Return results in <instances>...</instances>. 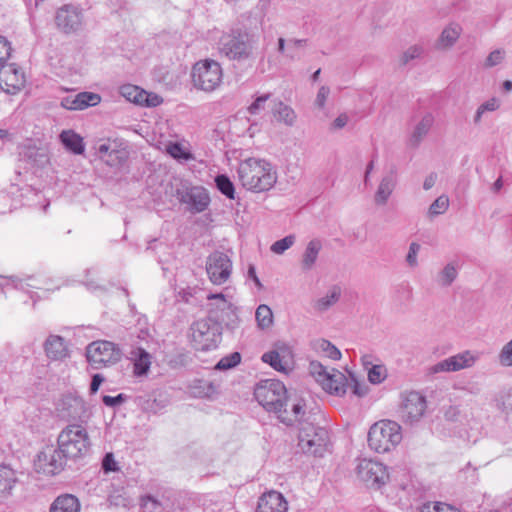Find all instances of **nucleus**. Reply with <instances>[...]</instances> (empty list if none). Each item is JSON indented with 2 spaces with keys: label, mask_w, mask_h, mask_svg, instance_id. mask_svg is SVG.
I'll use <instances>...</instances> for the list:
<instances>
[{
  "label": "nucleus",
  "mask_w": 512,
  "mask_h": 512,
  "mask_svg": "<svg viewBox=\"0 0 512 512\" xmlns=\"http://www.w3.org/2000/svg\"><path fill=\"white\" fill-rule=\"evenodd\" d=\"M191 76L197 89L211 92L221 84L223 72L217 61L205 59L194 64Z\"/></svg>",
  "instance_id": "obj_6"
},
{
  "label": "nucleus",
  "mask_w": 512,
  "mask_h": 512,
  "mask_svg": "<svg viewBox=\"0 0 512 512\" xmlns=\"http://www.w3.org/2000/svg\"><path fill=\"white\" fill-rule=\"evenodd\" d=\"M63 145L74 154H82L84 152V143L82 137L72 130H64L60 134Z\"/></svg>",
  "instance_id": "obj_33"
},
{
  "label": "nucleus",
  "mask_w": 512,
  "mask_h": 512,
  "mask_svg": "<svg viewBox=\"0 0 512 512\" xmlns=\"http://www.w3.org/2000/svg\"><path fill=\"white\" fill-rule=\"evenodd\" d=\"M57 445L68 459H78L90 452L91 440L83 425L69 424L59 433Z\"/></svg>",
  "instance_id": "obj_4"
},
{
  "label": "nucleus",
  "mask_w": 512,
  "mask_h": 512,
  "mask_svg": "<svg viewBox=\"0 0 512 512\" xmlns=\"http://www.w3.org/2000/svg\"><path fill=\"white\" fill-rule=\"evenodd\" d=\"M159 506L160 503L158 502V500L150 495H147L142 498V508L149 510V512H152Z\"/></svg>",
  "instance_id": "obj_62"
},
{
  "label": "nucleus",
  "mask_w": 512,
  "mask_h": 512,
  "mask_svg": "<svg viewBox=\"0 0 512 512\" xmlns=\"http://www.w3.org/2000/svg\"><path fill=\"white\" fill-rule=\"evenodd\" d=\"M206 271L213 284H224L231 275L232 261L226 253L214 251L207 258Z\"/></svg>",
  "instance_id": "obj_13"
},
{
  "label": "nucleus",
  "mask_w": 512,
  "mask_h": 512,
  "mask_svg": "<svg viewBox=\"0 0 512 512\" xmlns=\"http://www.w3.org/2000/svg\"><path fill=\"white\" fill-rule=\"evenodd\" d=\"M12 48L10 43L4 38L0 36V67L2 65H6L5 61L10 57Z\"/></svg>",
  "instance_id": "obj_58"
},
{
  "label": "nucleus",
  "mask_w": 512,
  "mask_h": 512,
  "mask_svg": "<svg viewBox=\"0 0 512 512\" xmlns=\"http://www.w3.org/2000/svg\"><path fill=\"white\" fill-rule=\"evenodd\" d=\"M272 112L278 121L283 122L287 126H293L297 118L293 108L289 105H286L282 101H277L274 103Z\"/></svg>",
  "instance_id": "obj_32"
},
{
  "label": "nucleus",
  "mask_w": 512,
  "mask_h": 512,
  "mask_svg": "<svg viewBox=\"0 0 512 512\" xmlns=\"http://www.w3.org/2000/svg\"><path fill=\"white\" fill-rule=\"evenodd\" d=\"M103 403L108 407H116L125 401L124 394H118L117 396L104 395L102 398Z\"/></svg>",
  "instance_id": "obj_59"
},
{
  "label": "nucleus",
  "mask_w": 512,
  "mask_h": 512,
  "mask_svg": "<svg viewBox=\"0 0 512 512\" xmlns=\"http://www.w3.org/2000/svg\"><path fill=\"white\" fill-rule=\"evenodd\" d=\"M208 300L211 301L209 303L208 317L212 318L213 313L217 315L228 313L235 319V306L222 293L210 294Z\"/></svg>",
  "instance_id": "obj_26"
},
{
  "label": "nucleus",
  "mask_w": 512,
  "mask_h": 512,
  "mask_svg": "<svg viewBox=\"0 0 512 512\" xmlns=\"http://www.w3.org/2000/svg\"><path fill=\"white\" fill-rule=\"evenodd\" d=\"M475 362V357L470 351H465L444 360L439 361L429 368L431 374L442 372H455L464 368L471 367Z\"/></svg>",
  "instance_id": "obj_21"
},
{
  "label": "nucleus",
  "mask_w": 512,
  "mask_h": 512,
  "mask_svg": "<svg viewBox=\"0 0 512 512\" xmlns=\"http://www.w3.org/2000/svg\"><path fill=\"white\" fill-rule=\"evenodd\" d=\"M499 362L503 366H512V339L500 351Z\"/></svg>",
  "instance_id": "obj_55"
},
{
  "label": "nucleus",
  "mask_w": 512,
  "mask_h": 512,
  "mask_svg": "<svg viewBox=\"0 0 512 512\" xmlns=\"http://www.w3.org/2000/svg\"><path fill=\"white\" fill-rule=\"evenodd\" d=\"M254 396L263 408L276 413L288 426L300 422L305 414L302 400L288 395L285 385L277 379L261 380L254 389Z\"/></svg>",
  "instance_id": "obj_1"
},
{
  "label": "nucleus",
  "mask_w": 512,
  "mask_h": 512,
  "mask_svg": "<svg viewBox=\"0 0 512 512\" xmlns=\"http://www.w3.org/2000/svg\"><path fill=\"white\" fill-rule=\"evenodd\" d=\"M17 481L16 472L11 467L0 464V498L9 497Z\"/></svg>",
  "instance_id": "obj_27"
},
{
  "label": "nucleus",
  "mask_w": 512,
  "mask_h": 512,
  "mask_svg": "<svg viewBox=\"0 0 512 512\" xmlns=\"http://www.w3.org/2000/svg\"><path fill=\"white\" fill-rule=\"evenodd\" d=\"M80 503L72 494L58 496L50 507V512H79Z\"/></svg>",
  "instance_id": "obj_28"
},
{
  "label": "nucleus",
  "mask_w": 512,
  "mask_h": 512,
  "mask_svg": "<svg viewBox=\"0 0 512 512\" xmlns=\"http://www.w3.org/2000/svg\"><path fill=\"white\" fill-rule=\"evenodd\" d=\"M68 457L57 446H47L34 461L35 470L44 475L53 476L59 474L66 466Z\"/></svg>",
  "instance_id": "obj_12"
},
{
  "label": "nucleus",
  "mask_w": 512,
  "mask_h": 512,
  "mask_svg": "<svg viewBox=\"0 0 512 512\" xmlns=\"http://www.w3.org/2000/svg\"><path fill=\"white\" fill-rule=\"evenodd\" d=\"M397 185V168L392 166L385 175L382 176L378 184L377 190L374 195V202L376 205H385L389 197L392 195Z\"/></svg>",
  "instance_id": "obj_23"
},
{
  "label": "nucleus",
  "mask_w": 512,
  "mask_h": 512,
  "mask_svg": "<svg viewBox=\"0 0 512 512\" xmlns=\"http://www.w3.org/2000/svg\"><path fill=\"white\" fill-rule=\"evenodd\" d=\"M24 72L14 63L0 67V88L9 95L18 94L25 86Z\"/></svg>",
  "instance_id": "obj_17"
},
{
  "label": "nucleus",
  "mask_w": 512,
  "mask_h": 512,
  "mask_svg": "<svg viewBox=\"0 0 512 512\" xmlns=\"http://www.w3.org/2000/svg\"><path fill=\"white\" fill-rule=\"evenodd\" d=\"M121 94L131 102L143 104L145 91L134 85H125L121 87Z\"/></svg>",
  "instance_id": "obj_42"
},
{
  "label": "nucleus",
  "mask_w": 512,
  "mask_h": 512,
  "mask_svg": "<svg viewBox=\"0 0 512 512\" xmlns=\"http://www.w3.org/2000/svg\"><path fill=\"white\" fill-rule=\"evenodd\" d=\"M58 415L62 420L70 424H85L91 418V410L78 395L66 394L60 400L58 407Z\"/></svg>",
  "instance_id": "obj_8"
},
{
  "label": "nucleus",
  "mask_w": 512,
  "mask_h": 512,
  "mask_svg": "<svg viewBox=\"0 0 512 512\" xmlns=\"http://www.w3.org/2000/svg\"><path fill=\"white\" fill-rule=\"evenodd\" d=\"M150 354L144 349H138L137 355L134 361V373L137 376H143L149 371L151 361Z\"/></svg>",
  "instance_id": "obj_38"
},
{
  "label": "nucleus",
  "mask_w": 512,
  "mask_h": 512,
  "mask_svg": "<svg viewBox=\"0 0 512 512\" xmlns=\"http://www.w3.org/2000/svg\"><path fill=\"white\" fill-rule=\"evenodd\" d=\"M295 243V236L288 235L271 245V251L275 254H283L287 249H289Z\"/></svg>",
  "instance_id": "obj_48"
},
{
  "label": "nucleus",
  "mask_w": 512,
  "mask_h": 512,
  "mask_svg": "<svg viewBox=\"0 0 512 512\" xmlns=\"http://www.w3.org/2000/svg\"><path fill=\"white\" fill-rule=\"evenodd\" d=\"M424 53V48L422 45L415 44L408 47L399 57V64L401 66H406L413 60L419 59L422 57Z\"/></svg>",
  "instance_id": "obj_40"
},
{
  "label": "nucleus",
  "mask_w": 512,
  "mask_h": 512,
  "mask_svg": "<svg viewBox=\"0 0 512 512\" xmlns=\"http://www.w3.org/2000/svg\"><path fill=\"white\" fill-rule=\"evenodd\" d=\"M386 378V368L383 365H374L368 372V379L372 384H379Z\"/></svg>",
  "instance_id": "obj_52"
},
{
  "label": "nucleus",
  "mask_w": 512,
  "mask_h": 512,
  "mask_svg": "<svg viewBox=\"0 0 512 512\" xmlns=\"http://www.w3.org/2000/svg\"><path fill=\"white\" fill-rule=\"evenodd\" d=\"M255 318L258 327L262 330L269 328L273 324L272 310L265 304H261L257 307Z\"/></svg>",
  "instance_id": "obj_37"
},
{
  "label": "nucleus",
  "mask_w": 512,
  "mask_h": 512,
  "mask_svg": "<svg viewBox=\"0 0 512 512\" xmlns=\"http://www.w3.org/2000/svg\"><path fill=\"white\" fill-rule=\"evenodd\" d=\"M500 107L499 100L495 97L487 100L486 102L482 103L476 110V113L474 115V124L478 125L481 120L482 116L486 112H493L496 111Z\"/></svg>",
  "instance_id": "obj_41"
},
{
  "label": "nucleus",
  "mask_w": 512,
  "mask_h": 512,
  "mask_svg": "<svg viewBox=\"0 0 512 512\" xmlns=\"http://www.w3.org/2000/svg\"><path fill=\"white\" fill-rule=\"evenodd\" d=\"M321 249L322 242L319 239H312L308 242L301 260V267L304 271H309L314 267Z\"/></svg>",
  "instance_id": "obj_29"
},
{
  "label": "nucleus",
  "mask_w": 512,
  "mask_h": 512,
  "mask_svg": "<svg viewBox=\"0 0 512 512\" xmlns=\"http://www.w3.org/2000/svg\"><path fill=\"white\" fill-rule=\"evenodd\" d=\"M506 52L504 49H495L489 53L484 62L485 68L495 67L503 62Z\"/></svg>",
  "instance_id": "obj_49"
},
{
  "label": "nucleus",
  "mask_w": 512,
  "mask_h": 512,
  "mask_svg": "<svg viewBox=\"0 0 512 512\" xmlns=\"http://www.w3.org/2000/svg\"><path fill=\"white\" fill-rule=\"evenodd\" d=\"M329 94L330 88L328 86L322 85L318 90V93L314 101V105L319 109H323L325 107V103Z\"/></svg>",
  "instance_id": "obj_57"
},
{
  "label": "nucleus",
  "mask_w": 512,
  "mask_h": 512,
  "mask_svg": "<svg viewBox=\"0 0 512 512\" xmlns=\"http://www.w3.org/2000/svg\"><path fill=\"white\" fill-rule=\"evenodd\" d=\"M237 308L235 307V319L228 313H223L221 315H217L215 313L212 314V319H215V322L222 328V324H224L228 329L233 330L239 325V318L236 312Z\"/></svg>",
  "instance_id": "obj_45"
},
{
  "label": "nucleus",
  "mask_w": 512,
  "mask_h": 512,
  "mask_svg": "<svg viewBox=\"0 0 512 512\" xmlns=\"http://www.w3.org/2000/svg\"><path fill=\"white\" fill-rule=\"evenodd\" d=\"M402 440L401 427L391 420L373 424L368 432V444L377 453H385L395 448Z\"/></svg>",
  "instance_id": "obj_5"
},
{
  "label": "nucleus",
  "mask_w": 512,
  "mask_h": 512,
  "mask_svg": "<svg viewBox=\"0 0 512 512\" xmlns=\"http://www.w3.org/2000/svg\"><path fill=\"white\" fill-rule=\"evenodd\" d=\"M96 154L110 167L121 166L127 159V152L118 149L116 141L99 140L95 145Z\"/></svg>",
  "instance_id": "obj_20"
},
{
  "label": "nucleus",
  "mask_w": 512,
  "mask_h": 512,
  "mask_svg": "<svg viewBox=\"0 0 512 512\" xmlns=\"http://www.w3.org/2000/svg\"><path fill=\"white\" fill-rule=\"evenodd\" d=\"M192 339L197 349L210 350L217 346L221 327L210 317L195 321L191 326Z\"/></svg>",
  "instance_id": "obj_10"
},
{
  "label": "nucleus",
  "mask_w": 512,
  "mask_h": 512,
  "mask_svg": "<svg viewBox=\"0 0 512 512\" xmlns=\"http://www.w3.org/2000/svg\"><path fill=\"white\" fill-rule=\"evenodd\" d=\"M167 151L175 159L189 160L191 158V154L179 143L170 144Z\"/></svg>",
  "instance_id": "obj_53"
},
{
  "label": "nucleus",
  "mask_w": 512,
  "mask_h": 512,
  "mask_svg": "<svg viewBox=\"0 0 512 512\" xmlns=\"http://www.w3.org/2000/svg\"><path fill=\"white\" fill-rule=\"evenodd\" d=\"M159 506L160 503L158 502V500L150 495H147L142 498V508L149 510V512H152Z\"/></svg>",
  "instance_id": "obj_61"
},
{
  "label": "nucleus",
  "mask_w": 512,
  "mask_h": 512,
  "mask_svg": "<svg viewBox=\"0 0 512 512\" xmlns=\"http://www.w3.org/2000/svg\"><path fill=\"white\" fill-rule=\"evenodd\" d=\"M288 503L277 491L264 493L258 501L257 512H287Z\"/></svg>",
  "instance_id": "obj_24"
},
{
  "label": "nucleus",
  "mask_w": 512,
  "mask_h": 512,
  "mask_svg": "<svg viewBox=\"0 0 512 512\" xmlns=\"http://www.w3.org/2000/svg\"><path fill=\"white\" fill-rule=\"evenodd\" d=\"M418 512H460L457 508L442 502L425 503Z\"/></svg>",
  "instance_id": "obj_44"
},
{
  "label": "nucleus",
  "mask_w": 512,
  "mask_h": 512,
  "mask_svg": "<svg viewBox=\"0 0 512 512\" xmlns=\"http://www.w3.org/2000/svg\"><path fill=\"white\" fill-rule=\"evenodd\" d=\"M162 98L156 94L149 95L145 92V95L143 97V103L146 104L148 107H155L162 103Z\"/></svg>",
  "instance_id": "obj_64"
},
{
  "label": "nucleus",
  "mask_w": 512,
  "mask_h": 512,
  "mask_svg": "<svg viewBox=\"0 0 512 512\" xmlns=\"http://www.w3.org/2000/svg\"><path fill=\"white\" fill-rule=\"evenodd\" d=\"M270 97V93L256 97V99L248 106V113L251 115L259 114L262 110L265 109V103L270 99Z\"/></svg>",
  "instance_id": "obj_51"
},
{
  "label": "nucleus",
  "mask_w": 512,
  "mask_h": 512,
  "mask_svg": "<svg viewBox=\"0 0 512 512\" xmlns=\"http://www.w3.org/2000/svg\"><path fill=\"white\" fill-rule=\"evenodd\" d=\"M241 361V354L239 352H233L223 357L215 366L218 370H228L237 366Z\"/></svg>",
  "instance_id": "obj_46"
},
{
  "label": "nucleus",
  "mask_w": 512,
  "mask_h": 512,
  "mask_svg": "<svg viewBox=\"0 0 512 512\" xmlns=\"http://www.w3.org/2000/svg\"><path fill=\"white\" fill-rule=\"evenodd\" d=\"M102 469L105 473L116 472L119 470V466L114 459L113 453H106L102 460Z\"/></svg>",
  "instance_id": "obj_56"
},
{
  "label": "nucleus",
  "mask_w": 512,
  "mask_h": 512,
  "mask_svg": "<svg viewBox=\"0 0 512 512\" xmlns=\"http://www.w3.org/2000/svg\"><path fill=\"white\" fill-rule=\"evenodd\" d=\"M449 207V199L446 195L439 196L429 207V215L437 216L446 212Z\"/></svg>",
  "instance_id": "obj_47"
},
{
  "label": "nucleus",
  "mask_w": 512,
  "mask_h": 512,
  "mask_svg": "<svg viewBox=\"0 0 512 512\" xmlns=\"http://www.w3.org/2000/svg\"><path fill=\"white\" fill-rule=\"evenodd\" d=\"M299 446L304 453L314 456H323L329 443L328 431L319 426L305 422L299 429Z\"/></svg>",
  "instance_id": "obj_7"
},
{
  "label": "nucleus",
  "mask_w": 512,
  "mask_h": 512,
  "mask_svg": "<svg viewBox=\"0 0 512 512\" xmlns=\"http://www.w3.org/2000/svg\"><path fill=\"white\" fill-rule=\"evenodd\" d=\"M176 197L182 204L187 205L191 213L205 211L210 203V197L203 187L182 185L176 190Z\"/></svg>",
  "instance_id": "obj_14"
},
{
  "label": "nucleus",
  "mask_w": 512,
  "mask_h": 512,
  "mask_svg": "<svg viewBox=\"0 0 512 512\" xmlns=\"http://www.w3.org/2000/svg\"><path fill=\"white\" fill-rule=\"evenodd\" d=\"M101 101V96L93 92H80L75 95H67L61 99V106L68 110H83L96 106Z\"/></svg>",
  "instance_id": "obj_22"
},
{
  "label": "nucleus",
  "mask_w": 512,
  "mask_h": 512,
  "mask_svg": "<svg viewBox=\"0 0 512 512\" xmlns=\"http://www.w3.org/2000/svg\"><path fill=\"white\" fill-rule=\"evenodd\" d=\"M318 347L330 359L339 360L341 358V352L339 349L328 340L322 339L319 342Z\"/></svg>",
  "instance_id": "obj_50"
},
{
  "label": "nucleus",
  "mask_w": 512,
  "mask_h": 512,
  "mask_svg": "<svg viewBox=\"0 0 512 512\" xmlns=\"http://www.w3.org/2000/svg\"><path fill=\"white\" fill-rule=\"evenodd\" d=\"M217 189L229 199L235 198V187L230 178L225 174H219L215 177Z\"/></svg>",
  "instance_id": "obj_39"
},
{
  "label": "nucleus",
  "mask_w": 512,
  "mask_h": 512,
  "mask_svg": "<svg viewBox=\"0 0 512 512\" xmlns=\"http://www.w3.org/2000/svg\"><path fill=\"white\" fill-rule=\"evenodd\" d=\"M237 173L241 185L256 193L270 190L277 181L271 164L261 159L248 158L242 161Z\"/></svg>",
  "instance_id": "obj_3"
},
{
  "label": "nucleus",
  "mask_w": 512,
  "mask_h": 512,
  "mask_svg": "<svg viewBox=\"0 0 512 512\" xmlns=\"http://www.w3.org/2000/svg\"><path fill=\"white\" fill-rule=\"evenodd\" d=\"M348 386L352 387V392L358 397H362L367 393V387L361 385L353 376H351L350 382L348 381Z\"/></svg>",
  "instance_id": "obj_60"
},
{
  "label": "nucleus",
  "mask_w": 512,
  "mask_h": 512,
  "mask_svg": "<svg viewBox=\"0 0 512 512\" xmlns=\"http://www.w3.org/2000/svg\"><path fill=\"white\" fill-rule=\"evenodd\" d=\"M349 121V117L347 114L342 113L340 114L331 124L332 130H339L344 128Z\"/></svg>",
  "instance_id": "obj_63"
},
{
  "label": "nucleus",
  "mask_w": 512,
  "mask_h": 512,
  "mask_svg": "<svg viewBox=\"0 0 512 512\" xmlns=\"http://www.w3.org/2000/svg\"><path fill=\"white\" fill-rule=\"evenodd\" d=\"M458 270L455 263L451 262L446 264L443 269L438 273L436 282L441 287H449L456 280Z\"/></svg>",
  "instance_id": "obj_36"
},
{
  "label": "nucleus",
  "mask_w": 512,
  "mask_h": 512,
  "mask_svg": "<svg viewBox=\"0 0 512 512\" xmlns=\"http://www.w3.org/2000/svg\"><path fill=\"white\" fill-rule=\"evenodd\" d=\"M426 410V399L418 392L408 393L401 405L400 413L403 421L414 423L420 420Z\"/></svg>",
  "instance_id": "obj_19"
},
{
  "label": "nucleus",
  "mask_w": 512,
  "mask_h": 512,
  "mask_svg": "<svg viewBox=\"0 0 512 512\" xmlns=\"http://www.w3.org/2000/svg\"><path fill=\"white\" fill-rule=\"evenodd\" d=\"M257 44L258 40L254 34L234 29L220 37L217 49L219 55L229 61L250 63L255 60Z\"/></svg>",
  "instance_id": "obj_2"
},
{
  "label": "nucleus",
  "mask_w": 512,
  "mask_h": 512,
  "mask_svg": "<svg viewBox=\"0 0 512 512\" xmlns=\"http://www.w3.org/2000/svg\"><path fill=\"white\" fill-rule=\"evenodd\" d=\"M497 406L505 414H512V388L504 390L499 394Z\"/></svg>",
  "instance_id": "obj_43"
},
{
  "label": "nucleus",
  "mask_w": 512,
  "mask_h": 512,
  "mask_svg": "<svg viewBox=\"0 0 512 512\" xmlns=\"http://www.w3.org/2000/svg\"><path fill=\"white\" fill-rule=\"evenodd\" d=\"M46 356L51 360H62L68 356V348L64 339L58 335H50L44 343Z\"/></svg>",
  "instance_id": "obj_25"
},
{
  "label": "nucleus",
  "mask_w": 512,
  "mask_h": 512,
  "mask_svg": "<svg viewBox=\"0 0 512 512\" xmlns=\"http://www.w3.org/2000/svg\"><path fill=\"white\" fill-rule=\"evenodd\" d=\"M461 27L458 24H450L440 34L437 47L446 49L452 47L461 34Z\"/></svg>",
  "instance_id": "obj_31"
},
{
  "label": "nucleus",
  "mask_w": 512,
  "mask_h": 512,
  "mask_svg": "<svg viewBox=\"0 0 512 512\" xmlns=\"http://www.w3.org/2000/svg\"><path fill=\"white\" fill-rule=\"evenodd\" d=\"M340 296L341 288L338 286H333L325 296L317 299L314 302L313 308L317 312H325L339 301Z\"/></svg>",
  "instance_id": "obj_34"
},
{
  "label": "nucleus",
  "mask_w": 512,
  "mask_h": 512,
  "mask_svg": "<svg viewBox=\"0 0 512 512\" xmlns=\"http://www.w3.org/2000/svg\"><path fill=\"white\" fill-rule=\"evenodd\" d=\"M83 18V12L78 6L65 4L56 11L55 23L64 34H72L81 29Z\"/></svg>",
  "instance_id": "obj_16"
},
{
  "label": "nucleus",
  "mask_w": 512,
  "mask_h": 512,
  "mask_svg": "<svg viewBox=\"0 0 512 512\" xmlns=\"http://www.w3.org/2000/svg\"><path fill=\"white\" fill-rule=\"evenodd\" d=\"M420 248H421L420 244H418L416 242H412L409 245L408 254L406 256V263L408 264L409 267L414 268V267L418 266L417 257H418Z\"/></svg>",
  "instance_id": "obj_54"
},
{
  "label": "nucleus",
  "mask_w": 512,
  "mask_h": 512,
  "mask_svg": "<svg viewBox=\"0 0 512 512\" xmlns=\"http://www.w3.org/2000/svg\"><path fill=\"white\" fill-rule=\"evenodd\" d=\"M356 472L358 478L368 487L379 488L388 480L386 467L377 461L369 459L359 460Z\"/></svg>",
  "instance_id": "obj_15"
},
{
  "label": "nucleus",
  "mask_w": 512,
  "mask_h": 512,
  "mask_svg": "<svg viewBox=\"0 0 512 512\" xmlns=\"http://www.w3.org/2000/svg\"><path fill=\"white\" fill-rule=\"evenodd\" d=\"M86 357L95 369H100L117 363L121 359V350L113 342L94 341L87 346Z\"/></svg>",
  "instance_id": "obj_11"
},
{
  "label": "nucleus",
  "mask_w": 512,
  "mask_h": 512,
  "mask_svg": "<svg viewBox=\"0 0 512 512\" xmlns=\"http://www.w3.org/2000/svg\"><path fill=\"white\" fill-rule=\"evenodd\" d=\"M309 371L316 381L329 393L341 396L346 393L348 379L338 370L329 372L320 362L312 361Z\"/></svg>",
  "instance_id": "obj_9"
},
{
  "label": "nucleus",
  "mask_w": 512,
  "mask_h": 512,
  "mask_svg": "<svg viewBox=\"0 0 512 512\" xmlns=\"http://www.w3.org/2000/svg\"><path fill=\"white\" fill-rule=\"evenodd\" d=\"M193 394L200 398H211L218 393V385L208 380H197L193 387Z\"/></svg>",
  "instance_id": "obj_35"
},
{
  "label": "nucleus",
  "mask_w": 512,
  "mask_h": 512,
  "mask_svg": "<svg viewBox=\"0 0 512 512\" xmlns=\"http://www.w3.org/2000/svg\"><path fill=\"white\" fill-rule=\"evenodd\" d=\"M261 359L276 371L283 373H288L293 365L292 350L285 343H276L274 349L264 353Z\"/></svg>",
  "instance_id": "obj_18"
},
{
  "label": "nucleus",
  "mask_w": 512,
  "mask_h": 512,
  "mask_svg": "<svg viewBox=\"0 0 512 512\" xmlns=\"http://www.w3.org/2000/svg\"><path fill=\"white\" fill-rule=\"evenodd\" d=\"M434 123V117L431 113H426L419 123L415 126L414 131L411 135V145L417 147L424 137L428 134Z\"/></svg>",
  "instance_id": "obj_30"
}]
</instances>
